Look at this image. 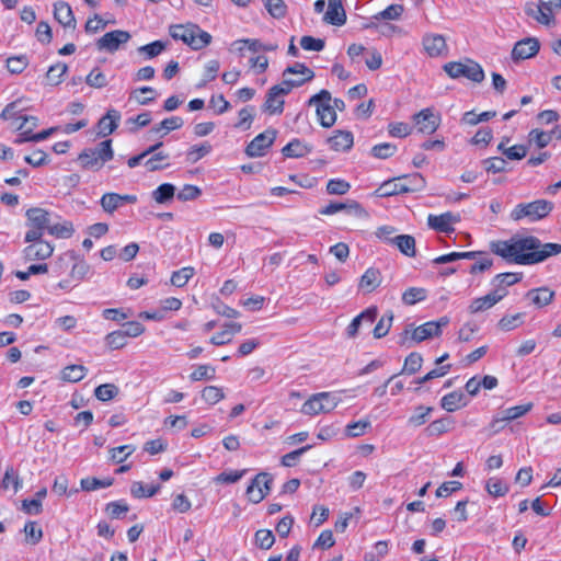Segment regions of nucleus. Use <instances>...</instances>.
Instances as JSON below:
<instances>
[{"instance_id": "052dcab7", "label": "nucleus", "mask_w": 561, "mask_h": 561, "mask_svg": "<svg viewBox=\"0 0 561 561\" xmlns=\"http://www.w3.org/2000/svg\"><path fill=\"white\" fill-rule=\"evenodd\" d=\"M89 271L90 265L84 260H79L73 263L69 273V278L78 286L79 283L85 278Z\"/></svg>"}, {"instance_id": "37998d69", "label": "nucleus", "mask_w": 561, "mask_h": 561, "mask_svg": "<svg viewBox=\"0 0 561 561\" xmlns=\"http://www.w3.org/2000/svg\"><path fill=\"white\" fill-rule=\"evenodd\" d=\"M12 486V489L14 490V492H18L19 489L22 486V482L20 480V477L19 474L16 473V471L14 470V468L12 466H9L7 469H5V472L1 479V482H0V488L3 490V491H7L9 490L10 488Z\"/></svg>"}, {"instance_id": "a878e982", "label": "nucleus", "mask_w": 561, "mask_h": 561, "mask_svg": "<svg viewBox=\"0 0 561 561\" xmlns=\"http://www.w3.org/2000/svg\"><path fill=\"white\" fill-rule=\"evenodd\" d=\"M556 293L549 287L542 286L528 290L525 295L531 305L536 308H543L550 305L554 299Z\"/></svg>"}, {"instance_id": "a19ab883", "label": "nucleus", "mask_w": 561, "mask_h": 561, "mask_svg": "<svg viewBox=\"0 0 561 561\" xmlns=\"http://www.w3.org/2000/svg\"><path fill=\"white\" fill-rule=\"evenodd\" d=\"M113 478L98 479L95 477H85L80 480V486L83 491L91 492L98 489H104L113 485Z\"/></svg>"}, {"instance_id": "ddd939ff", "label": "nucleus", "mask_w": 561, "mask_h": 561, "mask_svg": "<svg viewBox=\"0 0 561 561\" xmlns=\"http://www.w3.org/2000/svg\"><path fill=\"white\" fill-rule=\"evenodd\" d=\"M412 122L417 133L423 135L434 134L442 122L440 115L434 108L425 107L412 116Z\"/></svg>"}, {"instance_id": "13d9d810", "label": "nucleus", "mask_w": 561, "mask_h": 561, "mask_svg": "<svg viewBox=\"0 0 561 561\" xmlns=\"http://www.w3.org/2000/svg\"><path fill=\"white\" fill-rule=\"evenodd\" d=\"M275 542V536L270 529H259L254 534V543L263 550H268Z\"/></svg>"}, {"instance_id": "a211bd4d", "label": "nucleus", "mask_w": 561, "mask_h": 561, "mask_svg": "<svg viewBox=\"0 0 561 561\" xmlns=\"http://www.w3.org/2000/svg\"><path fill=\"white\" fill-rule=\"evenodd\" d=\"M460 221V215L451 211H445L439 215L430 214L427 216V225L431 229L437 232L453 233L455 231L454 225Z\"/></svg>"}, {"instance_id": "c756f323", "label": "nucleus", "mask_w": 561, "mask_h": 561, "mask_svg": "<svg viewBox=\"0 0 561 561\" xmlns=\"http://www.w3.org/2000/svg\"><path fill=\"white\" fill-rule=\"evenodd\" d=\"M311 151L312 146L298 138H294L282 149V153L285 158H302L308 156Z\"/></svg>"}, {"instance_id": "49530a36", "label": "nucleus", "mask_w": 561, "mask_h": 561, "mask_svg": "<svg viewBox=\"0 0 561 561\" xmlns=\"http://www.w3.org/2000/svg\"><path fill=\"white\" fill-rule=\"evenodd\" d=\"M422 355L417 352H412L405 357L401 374L414 375L422 368Z\"/></svg>"}, {"instance_id": "0eeeda50", "label": "nucleus", "mask_w": 561, "mask_h": 561, "mask_svg": "<svg viewBox=\"0 0 561 561\" xmlns=\"http://www.w3.org/2000/svg\"><path fill=\"white\" fill-rule=\"evenodd\" d=\"M307 104L316 107V115L322 127L330 128L335 124L337 115L334 106H332V96L328 90L322 89L313 94Z\"/></svg>"}, {"instance_id": "9b49d317", "label": "nucleus", "mask_w": 561, "mask_h": 561, "mask_svg": "<svg viewBox=\"0 0 561 561\" xmlns=\"http://www.w3.org/2000/svg\"><path fill=\"white\" fill-rule=\"evenodd\" d=\"M339 403L340 399L333 392H318L311 394L305 401L301 405L300 412L308 416H316L321 413H329L333 411Z\"/></svg>"}, {"instance_id": "864d4df0", "label": "nucleus", "mask_w": 561, "mask_h": 561, "mask_svg": "<svg viewBox=\"0 0 561 561\" xmlns=\"http://www.w3.org/2000/svg\"><path fill=\"white\" fill-rule=\"evenodd\" d=\"M216 377V368L209 364L198 365L191 374V381L213 380Z\"/></svg>"}, {"instance_id": "72a5a7b5", "label": "nucleus", "mask_w": 561, "mask_h": 561, "mask_svg": "<svg viewBox=\"0 0 561 561\" xmlns=\"http://www.w3.org/2000/svg\"><path fill=\"white\" fill-rule=\"evenodd\" d=\"M455 427V420L451 416H443L432 421L425 428L427 436H440Z\"/></svg>"}, {"instance_id": "6ab92c4d", "label": "nucleus", "mask_w": 561, "mask_h": 561, "mask_svg": "<svg viewBox=\"0 0 561 561\" xmlns=\"http://www.w3.org/2000/svg\"><path fill=\"white\" fill-rule=\"evenodd\" d=\"M341 210H347L350 214L358 218L368 217L367 210L357 201H350L347 203L331 202L327 206L322 207L319 213L324 216H330Z\"/></svg>"}, {"instance_id": "69168bd1", "label": "nucleus", "mask_w": 561, "mask_h": 561, "mask_svg": "<svg viewBox=\"0 0 561 561\" xmlns=\"http://www.w3.org/2000/svg\"><path fill=\"white\" fill-rule=\"evenodd\" d=\"M68 70V67L65 62H57L49 67L46 78L47 81L53 84L57 85L62 81V77L66 75Z\"/></svg>"}, {"instance_id": "423d86ee", "label": "nucleus", "mask_w": 561, "mask_h": 561, "mask_svg": "<svg viewBox=\"0 0 561 561\" xmlns=\"http://www.w3.org/2000/svg\"><path fill=\"white\" fill-rule=\"evenodd\" d=\"M553 209V203L547 199H536L529 203H519L511 211V219L519 221L528 219L535 222L546 218Z\"/></svg>"}, {"instance_id": "c03bdc74", "label": "nucleus", "mask_w": 561, "mask_h": 561, "mask_svg": "<svg viewBox=\"0 0 561 561\" xmlns=\"http://www.w3.org/2000/svg\"><path fill=\"white\" fill-rule=\"evenodd\" d=\"M184 125V121L180 116H171L161 121L158 125L152 127V131L159 134L163 131V135L172 130L180 129Z\"/></svg>"}, {"instance_id": "5701e85b", "label": "nucleus", "mask_w": 561, "mask_h": 561, "mask_svg": "<svg viewBox=\"0 0 561 561\" xmlns=\"http://www.w3.org/2000/svg\"><path fill=\"white\" fill-rule=\"evenodd\" d=\"M137 202L136 195H121L117 193H105L102 195L100 199L101 207L104 211L108 214H113L118 207H121L124 203L134 204Z\"/></svg>"}, {"instance_id": "bf43d9fd", "label": "nucleus", "mask_w": 561, "mask_h": 561, "mask_svg": "<svg viewBox=\"0 0 561 561\" xmlns=\"http://www.w3.org/2000/svg\"><path fill=\"white\" fill-rule=\"evenodd\" d=\"M174 193V185L171 183H163L152 192V197L158 204H164L173 198Z\"/></svg>"}, {"instance_id": "3c124183", "label": "nucleus", "mask_w": 561, "mask_h": 561, "mask_svg": "<svg viewBox=\"0 0 561 561\" xmlns=\"http://www.w3.org/2000/svg\"><path fill=\"white\" fill-rule=\"evenodd\" d=\"M254 106H245L238 113V122L234 124V128L241 130H248L251 128L254 121Z\"/></svg>"}, {"instance_id": "58836bf2", "label": "nucleus", "mask_w": 561, "mask_h": 561, "mask_svg": "<svg viewBox=\"0 0 561 561\" xmlns=\"http://www.w3.org/2000/svg\"><path fill=\"white\" fill-rule=\"evenodd\" d=\"M104 512L110 518L119 519L129 512V505L125 500L112 501L105 505Z\"/></svg>"}, {"instance_id": "de8ad7c7", "label": "nucleus", "mask_w": 561, "mask_h": 561, "mask_svg": "<svg viewBox=\"0 0 561 561\" xmlns=\"http://www.w3.org/2000/svg\"><path fill=\"white\" fill-rule=\"evenodd\" d=\"M497 150L501 151L510 160H522L527 154V147L524 145H514L511 147H504V140L497 146Z\"/></svg>"}, {"instance_id": "2f4dec72", "label": "nucleus", "mask_w": 561, "mask_h": 561, "mask_svg": "<svg viewBox=\"0 0 561 561\" xmlns=\"http://www.w3.org/2000/svg\"><path fill=\"white\" fill-rule=\"evenodd\" d=\"M38 125V118L32 115H24L22 122L16 126V130L20 131L19 137L14 140L15 144L21 145L30 142L31 139H24L25 137L34 136V128Z\"/></svg>"}, {"instance_id": "c85d7f7f", "label": "nucleus", "mask_w": 561, "mask_h": 561, "mask_svg": "<svg viewBox=\"0 0 561 561\" xmlns=\"http://www.w3.org/2000/svg\"><path fill=\"white\" fill-rule=\"evenodd\" d=\"M382 280L381 272L376 267H368L362 275L358 287L367 294L376 290Z\"/></svg>"}, {"instance_id": "c9c22d12", "label": "nucleus", "mask_w": 561, "mask_h": 561, "mask_svg": "<svg viewBox=\"0 0 561 561\" xmlns=\"http://www.w3.org/2000/svg\"><path fill=\"white\" fill-rule=\"evenodd\" d=\"M160 488V484H145L141 481H135L130 486V494L135 499H148L157 494Z\"/></svg>"}, {"instance_id": "f3484780", "label": "nucleus", "mask_w": 561, "mask_h": 561, "mask_svg": "<svg viewBox=\"0 0 561 561\" xmlns=\"http://www.w3.org/2000/svg\"><path fill=\"white\" fill-rule=\"evenodd\" d=\"M508 294L507 289L504 287L497 286L494 290L489 294L474 298L469 305L470 313H478L481 311H485L493 306H495L499 301H501Z\"/></svg>"}, {"instance_id": "f257e3e1", "label": "nucleus", "mask_w": 561, "mask_h": 561, "mask_svg": "<svg viewBox=\"0 0 561 561\" xmlns=\"http://www.w3.org/2000/svg\"><path fill=\"white\" fill-rule=\"evenodd\" d=\"M490 251L505 262L534 265L561 253L560 243H542L535 236L514 234L507 240L491 241Z\"/></svg>"}, {"instance_id": "39448f33", "label": "nucleus", "mask_w": 561, "mask_h": 561, "mask_svg": "<svg viewBox=\"0 0 561 561\" xmlns=\"http://www.w3.org/2000/svg\"><path fill=\"white\" fill-rule=\"evenodd\" d=\"M114 157L112 148V139L101 141L95 148H87L82 150L78 160L84 170H101L104 164Z\"/></svg>"}, {"instance_id": "79ce46f5", "label": "nucleus", "mask_w": 561, "mask_h": 561, "mask_svg": "<svg viewBox=\"0 0 561 561\" xmlns=\"http://www.w3.org/2000/svg\"><path fill=\"white\" fill-rule=\"evenodd\" d=\"M401 298L404 305L413 306L427 298V290L423 287H409L402 293Z\"/></svg>"}, {"instance_id": "774afa93", "label": "nucleus", "mask_w": 561, "mask_h": 561, "mask_svg": "<svg viewBox=\"0 0 561 561\" xmlns=\"http://www.w3.org/2000/svg\"><path fill=\"white\" fill-rule=\"evenodd\" d=\"M23 530L25 534L26 541L31 545L38 543L43 538V530L36 522H33V520L27 522L24 525Z\"/></svg>"}, {"instance_id": "f03ea898", "label": "nucleus", "mask_w": 561, "mask_h": 561, "mask_svg": "<svg viewBox=\"0 0 561 561\" xmlns=\"http://www.w3.org/2000/svg\"><path fill=\"white\" fill-rule=\"evenodd\" d=\"M301 75L299 79H283L278 84L268 89L263 103V111L270 115H280L284 112V96L293 89L301 87L314 78V71L302 62H296L284 70L283 76Z\"/></svg>"}, {"instance_id": "5fc2aeb1", "label": "nucleus", "mask_w": 561, "mask_h": 561, "mask_svg": "<svg viewBox=\"0 0 561 561\" xmlns=\"http://www.w3.org/2000/svg\"><path fill=\"white\" fill-rule=\"evenodd\" d=\"M85 83L94 89L105 88L108 83L105 73L99 67H94L85 77Z\"/></svg>"}, {"instance_id": "a18cd8bd", "label": "nucleus", "mask_w": 561, "mask_h": 561, "mask_svg": "<svg viewBox=\"0 0 561 561\" xmlns=\"http://www.w3.org/2000/svg\"><path fill=\"white\" fill-rule=\"evenodd\" d=\"M524 323V313L507 314L502 317L497 322L501 331L508 332L519 328Z\"/></svg>"}, {"instance_id": "2eb2a0df", "label": "nucleus", "mask_w": 561, "mask_h": 561, "mask_svg": "<svg viewBox=\"0 0 561 561\" xmlns=\"http://www.w3.org/2000/svg\"><path fill=\"white\" fill-rule=\"evenodd\" d=\"M450 320L447 316L440 317L437 320H432L416 327L412 332V340L421 343L425 340L439 336L443 328L449 324Z\"/></svg>"}, {"instance_id": "338daca9", "label": "nucleus", "mask_w": 561, "mask_h": 561, "mask_svg": "<svg viewBox=\"0 0 561 561\" xmlns=\"http://www.w3.org/2000/svg\"><path fill=\"white\" fill-rule=\"evenodd\" d=\"M325 190L330 195H345L351 190V183L343 179H331L328 181Z\"/></svg>"}, {"instance_id": "393cba45", "label": "nucleus", "mask_w": 561, "mask_h": 561, "mask_svg": "<svg viewBox=\"0 0 561 561\" xmlns=\"http://www.w3.org/2000/svg\"><path fill=\"white\" fill-rule=\"evenodd\" d=\"M469 401L466 394L460 390H455L449 393H446L440 399V407L446 412H456L461 410L468 405Z\"/></svg>"}, {"instance_id": "4d7b16f0", "label": "nucleus", "mask_w": 561, "mask_h": 561, "mask_svg": "<svg viewBox=\"0 0 561 561\" xmlns=\"http://www.w3.org/2000/svg\"><path fill=\"white\" fill-rule=\"evenodd\" d=\"M136 447L131 444L113 447L110 449V459L115 463H123L134 451Z\"/></svg>"}, {"instance_id": "e433bc0d", "label": "nucleus", "mask_w": 561, "mask_h": 561, "mask_svg": "<svg viewBox=\"0 0 561 561\" xmlns=\"http://www.w3.org/2000/svg\"><path fill=\"white\" fill-rule=\"evenodd\" d=\"M392 244L397 245L400 252L408 257H414L416 255L415 239L410 234L394 237Z\"/></svg>"}, {"instance_id": "09e8293b", "label": "nucleus", "mask_w": 561, "mask_h": 561, "mask_svg": "<svg viewBox=\"0 0 561 561\" xmlns=\"http://www.w3.org/2000/svg\"><path fill=\"white\" fill-rule=\"evenodd\" d=\"M264 5L267 13L277 20L284 19L288 13V8L284 0H265Z\"/></svg>"}, {"instance_id": "8fccbe9b", "label": "nucleus", "mask_w": 561, "mask_h": 561, "mask_svg": "<svg viewBox=\"0 0 561 561\" xmlns=\"http://www.w3.org/2000/svg\"><path fill=\"white\" fill-rule=\"evenodd\" d=\"M156 96L157 92L151 87H141L130 93V99H135V101L140 105H147L153 102Z\"/></svg>"}, {"instance_id": "412c9836", "label": "nucleus", "mask_w": 561, "mask_h": 561, "mask_svg": "<svg viewBox=\"0 0 561 561\" xmlns=\"http://www.w3.org/2000/svg\"><path fill=\"white\" fill-rule=\"evenodd\" d=\"M540 44L537 38L528 37L518 41L512 49L513 60H525L536 56L539 51Z\"/></svg>"}, {"instance_id": "4468645a", "label": "nucleus", "mask_w": 561, "mask_h": 561, "mask_svg": "<svg viewBox=\"0 0 561 561\" xmlns=\"http://www.w3.org/2000/svg\"><path fill=\"white\" fill-rule=\"evenodd\" d=\"M277 136V130L267 128L255 136L245 147V153L250 158H260L267 153Z\"/></svg>"}, {"instance_id": "603ef678", "label": "nucleus", "mask_w": 561, "mask_h": 561, "mask_svg": "<svg viewBox=\"0 0 561 561\" xmlns=\"http://www.w3.org/2000/svg\"><path fill=\"white\" fill-rule=\"evenodd\" d=\"M485 490L490 495L501 497L507 494L510 488L502 479L493 477L486 481Z\"/></svg>"}, {"instance_id": "f8f14e48", "label": "nucleus", "mask_w": 561, "mask_h": 561, "mask_svg": "<svg viewBox=\"0 0 561 561\" xmlns=\"http://www.w3.org/2000/svg\"><path fill=\"white\" fill-rule=\"evenodd\" d=\"M273 483L272 474L267 472L257 473L247 488L245 495L251 503L259 504L271 491Z\"/></svg>"}, {"instance_id": "20e7f679", "label": "nucleus", "mask_w": 561, "mask_h": 561, "mask_svg": "<svg viewBox=\"0 0 561 561\" xmlns=\"http://www.w3.org/2000/svg\"><path fill=\"white\" fill-rule=\"evenodd\" d=\"M169 34L173 39L183 42L194 50L207 47L213 38L208 32L194 23L170 25Z\"/></svg>"}, {"instance_id": "7c9ffc66", "label": "nucleus", "mask_w": 561, "mask_h": 561, "mask_svg": "<svg viewBox=\"0 0 561 561\" xmlns=\"http://www.w3.org/2000/svg\"><path fill=\"white\" fill-rule=\"evenodd\" d=\"M423 46L430 57H438L447 49L444 36L436 34L424 36Z\"/></svg>"}, {"instance_id": "aec40b11", "label": "nucleus", "mask_w": 561, "mask_h": 561, "mask_svg": "<svg viewBox=\"0 0 561 561\" xmlns=\"http://www.w3.org/2000/svg\"><path fill=\"white\" fill-rule=\"evenodd\" d=\"M130 34L127 31L115 30L105 33L98 41L99 49H105L110 53L116 51L122 44L129 41Z\"/></svg>"}, {"instance_id": "f704fd0d", "label": "nucleus", "mask_w": 561, "mask_h": 561, "mask_svg": "<svg viewBox=\"0 0 561 561\" xmlns=\"http://www.w3.org/2000/svg\"><path fill=\"white\" fill-rule=\"evenodd\" d=\"M150 158L145 161V167L149 172L163 170L170 167V156L164 151H158L150 153Z\"/></svg>"}, {"instance_id": "6e6552de", "label": "nucleus", "mask_w": 561, "mask_h": 561, "mask_svg": "<svg viewBox=\"0 0 561 561\" xmlns=\"http://www.w3.org/2000/svg\"><path fill=\"white\" fill-rule=\"evenodd\" d=\"M27 231L24 236V241L38 240L43 237L45 231H48L50 214L48 210L41 207L28 208L25 213Z\"/></svg>"}, {"instance_id": "e2e57ef3", "label": "nucleus", "mask_w": 561, "mask_h": 561, "mask_svg": "<svg viewBox=\"0 0 561 561\" xmlns=\"http://www.w3.org/2000/svg\"><path fill=\"white\" fill-rule=\"evenodd\" d=\"M371 423L369 420H359L355 422H351L345 426V435L347 437H359L363 436L368 428H370Z\"/></svg>"}, {"instance_id": "ea45409f", "label": "nucleus", "mask_w": 561, "mask_h": 561, "mask_svg": "<svg viewBox=\"0 0 561 561\" xmlns=\"http://www.w3.org/2000/svg\"><path fill=\"white\" fill-rule=\"evenodd\" d=\"M48 233L58 239H69L75 233V227L69 220H64L62 222L54 225L49 224Z\"/></svg>"}, {"instance_id": "b1692460", "label": "nucleus", "mask_w": 561, "mask_h": 561, "mask_svg": "<svg viewBox=\"0 0 561 561\" xmlns=\"http://www.w3.org/2000/svg\"><path fill=\"white\" fill-rule=\"evenodd\" d=\"M323 20L334 26H342L346 23L347 16L342 0H328V10Z\"/></svg>"}, {"instance_id": "473e14b6", "label": "nucleus", "mask_w": 561, "mask_h": 561, "mask_svg": "<svg viewBox=\"0 0 561 561\" xmlns=\"http://www.w3.org/2000/svg\"><path fill=\"white\" fill-rule=\"evenodd\" d=\"M121 114L116 110H108L98 122L99 134L102 136L111 135L118 126Z\"/></svg>"}, {"instance_id": "0e129e2a", "label": "nucleus", "mask_w": 561, "mask_h": 561, "mask_svg": "<svg viewBox=\"0 0 561 561\" xmlns=\"http://www.w3.org/2000/svg\"><path fill=\"white\" fill-rule=\"evenodd\" d=\"M194 276V268L191 266L174 271L171 275V284L176 287H184Z\"/></svg>"}, {"instance_id": "6e6d98bb", "label": "nucleus", "mask_w": 561, "mask_h": 561, "mask_svg": "<svg viewBox=\"0 0 561 561\" xmlns=\"http://www.w3.org/2000/svg\"><path fill=\"white\" fill-rule=\"evenodd\" d=\"M201 397L206 403L214 405L225 399V392L218 386H206L202 390Z\"/></svg>"}, {"instance_id": "9d476101", "label": "nucleus", "mask_w": 561, "mask_h": 561, "mask_svg": "<svg viewBox=\"0 0 561 561\" xmlns=\"http://www.w3.org/2000/svg\"><path fill=\"white\" fill-rule=\"evenodd\" d=\"M444 70L451 79L463 77L474 83H480L484 80L482 67L470 58L465 59V61H449L444 65Z\"/></svg>"}, {"instance_id": "bb28decb", "label": "nucleus", "mask_w": 561, "mask_h": 561, "mask_svg": "<svg viewBox=\"0 0 561 561\" xmlns=\"http://www.w3.org/2000/svg\"><path fill=\"white\" fill-rule=\"evenodd\" d=\"M54 18L64 27H76V19L72 9L65 1H57L54 3Z\"/></svg>"}, {"instance_id": "cd10ccee", "label": "nucleus", "mask_w": 561, "mask_h": 561, "mask_svg": "<svg viewBox=\"0 0 561 561\" xmlns=\"http://www.w3.org/2000/svg\"><path fill=\"white\" fill-rule=\"evenodd\" d=\"M554 137L561 138V131H559L558 126L550 131L535 128L531 129L528 134L529 144H535V146L539 149L547 147Z\"/></svg>"}, {"instance_id": "1a4fd4ad", "label": "nucleus", "mask_w": 561, "mask_h": 561, "mask_svg": "<svg viewBox=\"0 0 561 561\" xmlns=\"http://www.w3.org/2000/svg\"><path fill=\"white\" fill-rule=\"evenodd\" d=\"M561 11V0H538L537 4L530 3L526 7L527 15L537 23L551 27L557 23L556 15Z\"/></svg>"}, {"instance_id": "dca6fc26", "label": "nucleus", "mask_w": 561, "mask_h": 561, "mask_svg": "<svg viewBox=\"0 0 561 561\" xmlns=\"http://www.w3.org/2000/svg\"><path fill=\"white\" fill-rule=\"evenodd\" d=\"M27 245L23 249L22 254L25 261H45L54 253V245L39 237L38 240L24 241Z\"/></svg>"}, {"instance_id": "4c0bfd02", "label": "nucleus", "mask_w": 561, "mask_h": 561, "mask_svg": "<svg viewBox=\"0 0 561 561\" xmlns=\"http://www.w3.org/2000/svg\"><path fill=\"white\" fill-rule=\"evenodd\" d=\"M88 373V368L83 365H69L61 370V379L68 382H78L82 380Z\"/></svg>"}, {"instance_id": "4be33fe9", "label": "nucleus", "mask_w": 561, "mask_h": 561, "mask_svg": "<svg viewBox=\"0 0 561 561\" xmlns=\"http://www.w3.org/2000/svg\"><path fill=\"white\" fill-rule=\"evenodd\" d=\"M331 150L336 152L348 151L354 146V136L350 130L337 129L327 140Z\"/></svg>"}, {"instance_id": "680f3d73", "label": "nucleus", "mask_w": 561, "mask_h": 561, "mask_svg": "<svg viewBox=\"0 0 561 561\" xmlns=\"http://www.w3.org/2000/svg\"><path fill=\"white\" fill-rule=\"evenodd\" d=\"M119 392V389L114 383H103L94 389V396L98 400L106 402L114 399Z\"/></svg>"}, {"instance_id": "7ed1b4c3", "label": "nucleus", "mask_w": 561, "mask_h": 561, "mask_svg": "<svg viewBox=\"0 0 561 561\" xmlns=\"http://www.w3.org/2000/svg\"><path fill=\"white\" fill-rule=\"evenodd\" d=\"M426 181L419 172L392 178L381 183L376 194L380 197L415 193L424 190Z\"/></svg>"}]
</instances>
